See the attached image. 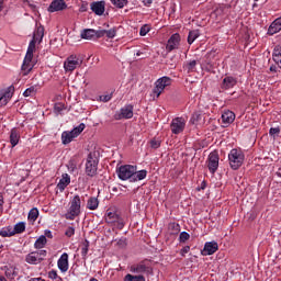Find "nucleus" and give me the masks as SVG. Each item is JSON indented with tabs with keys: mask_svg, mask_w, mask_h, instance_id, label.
<instances>
[{
	"mask_svg": "<svg viewBox=\"0 0 281 281\" xmlns=\"http://www.w3.org/2000/svg\"><path fill=\"white\" fill-rule=\"evenodd\" d=\"M130 271L136 276H150V273H153V261L145 259L137 263H133L130 267Z\"/></svg>",
	"mask_w": 281,
	"mask_h": 281,
	"instance_id": "1",
	"label": "nucleus"
},
{
	"mask_svg": "<svg viewBox=\"0 0 281 281\" xmlns=\"http://www.w3.org/2000/svg\"><path fill=\"white\" fill-rule=\"evenodd\" d=\"M171 85H172V78L170 77L164 76L157 79L155 81V87L151 91L153 100H157V98H159V95H161L164 91H166V89H168V87H170Z\"/></svg>",
	"mask_w": 281,
	"mask_h": 281,
	"instance_id": "2",
	"label": "nucleus"
},
{
	"mask_svg": "<svg viewBox=\"0 0 281 281\" xmlns=\"http://www.w3.org/2000/svg\"><path fill=\"white\" fill-rule=\"evenodd\" d=\"M228 164L232 170H238V168L245 164V153L243 149L233 148L228 153Z\"/></svg>",
	"mask_w": 281,
	"mask_h": 281,
	"instance_id": "3",
	"label": "nucleus"
},
{
	"mask_svg": "<svg viewBox=\"0 0 281 281\" xmlns=\"http://www.w3.org/2000/svg\"><path fill=\"white\" fill-rule=\"evenodd\" d=\"M82 207V201L80 200V195H75L70 201V206L65 217L67 221H74L79 214Z\"/></svg>",
	"mask_w": 281,
	"mask_h": 281,
	"instance_id": "4",
	"label": "nucleus"
},
{
	"mask_svg": "<svg viewBox=\"0 0 281 281\" xmlns=\"http://www.w3.org/2000/svg\"><path fill=\"white\" fill-rule=\"evenodd\" d=\"M85 123H80L77 127H74L71 131H65L61 133V143L67 146V144H71L82 131H85Z\"/></svg>",
	"mask_w": 281,
	"mask_h": 281,
	"instance_id": "5",
	"label": "nucleus"
},
{
	"mask_svg": "<svg viewBox=\"0 0 281 281\" xmlns=\"http://www.w3.org/2000/svg\"><path fill=\"white\" fill-rule=\"evenodd\" d=\"M186 124H188V117L177 116L170 122V131L172 135H181L186 131Z\"/></svg>",
	"mask_w": 281,
	"mask_h": 281,
	"instance_id": "6",
	"label": "nucleus"
},
{
	"mask_svg": "<svg viewBox=\"0 0 281 281\" xmlns=\"http://www.w3.org/2000/svg\"><path fill=\"white\" fill-rule=\"evenodd\" d=\"M135 170H137V166L133 165H123L120 169H116V173L121 181H130L133 182V175H135Z\"/></svg>",
	"mask_w": 281,
	"mask_h": 281,
	"instance_id": "7",
	"label": "nucleus"
},
{
	"mask_svg": "<svg viewBox=\"0 0 281 281\" xmlns=\"http://www.w3.org/2000/svg\"><path fill=\"white\" fill-rule=\"evenodd\" d=\"M86 173L88 177L98 175V158L93 154H89L86 162Z\"/></svg>",
	"mask_w": 281,
	"mask_h": 281,
	"instance_id": "8",
	"label": "nucleus"
},
{
	"mask_svg": "<svg viewBox=\"0 0 281 281\" xmlns=\"http://www.w3.org/2000/svg\"><path fill=\"white\" fill-rule=\"evenodd\" d=\"M32 58H34V46L31 44V46L27 47L26 55L22 65V71H24V76H27L30 70L34 67L32 65Z\"/></svg>",
	"mask_w": 281,
	"mask_h": 281,
	"instance_id": "9",
	"label": "nucleus"
},
{
	"mask_svg": "<svg viewBox=\"0 0 281 281\" xmlns=\"http://www.w3.org/2000/svg\"><path fill=\"white\" fill-rule=\"evenodd\" d=\"M80 65H82V60L76 55H70L64 63V69L65 71H74L75 69H78Z\"/></svg>",
	"mask_w": 281,
	"mask_h": 281,
	"instance_id": "10",
	"label": "nucleus"
},
{
	"mask_svg": "<svg viewBox=\"0 0 281 281\" xmlns=\"http://www.w3.org/2000/svg\"><path fill=\"white\" fill-rule=\"evenodd\" d=\"M133 117V105H124L119 112L115 113V120H131Z\"/></svg>",
	"mask_w": 281,
	"mask_h": 281,
	"instance_id": "11",
	"label": "nucleus"
},
{
	"mask_svg": "<svg viewBox=\"0 0 281 281\" xmlns=\"http://www.w3.org/2000/svg\"><path fill=\"white\" fill-rule=\"evenodd\" d=\"M43 36H45V29L43 26H38L33 33V38L29 44V47L33 45V52L36 49V43H41V41H43Z\"/></svg>",
	"mask_w": 281,
	"mask_h": 281,
	"instance_id": "12",
	"label": "nucleus"
},
{
	"mask_svg": "<svg viewBox=\"0 0 281 281\" xmlns=\"http://www.w3.org/2000/svg\"><path fill=\"white\" fill-rule=\"evenodd\" d=\"M218 153L216 151H212L209 155V164H207V168L210 170L211 175H214V172H216V170H218Z\"/></svg>",
	"mask_w": 281,
	"mask_h": 281,
	"instance_id": "13",
	"label": "nucleus"
},
{
	"mask_svg": "<svg viewBox=\"0 0 281 281\" xmlns=\"http://www.w3.org/2000/svg\"><path fill=\"white\" fill-rule=\"evenodd\" d=\"M218 251V243L216 241H206L204 248L201 251L202 256H213Z\"/></svg>",
	"mask_w": 281,
	"mask_h": 281,
	"instance_id": "14",
	"label": "nucleus"
},
{
	"mask_svg": "<svg viewBox=\"0 0 281 281\" xmlns=\"http://www.w3.org/2000/svg\"><path fill=\"white\" fill-rule=\"evenodd\" d=\"M57 267L61 273H67L69 271V255L67 252H64L58 261H57Z\"/></svg>",
	"mask_w": 281,
	"mask_h": 281,
	"instance_id": "15",
	"label": "nucleus"
},
{
	"mask_svg": "<svg viewBox=\"0 0 281 281\" xmlns=\"http://www.w3.org/2000/svg\"><path fill=\"white\" fill-rule=\"evenodd\" d=\"M63 10H67L65 0H53L48 7V12H63Z\"/></svg>",
	"mask_w": 281,
	"mask_h": 281,
	"instance_id": "16",
	"label": "nucleus"
},
{
	"mask_svg": "<svg viewBox=\"0 0 281 281\" xmlns=\"http://www.w3.org/2000/svg\"><path fill=\"white\" fill-rule=\"evenodd\" d=\"M105 222L109 223L110 225H113V223H119V227H124V223H122L120 215H117L115 211L106 212Z\"/></svg>",
	"mask_w": 281,
	"mask_h": 281,
	"instance_id": "17",
	"label": "nucleus"
},
{
	"mask_svg": "<svg viewBox=\"0 0 281 281\" xmlns=\"http://www.w3.org/2000/svg\"><path fill=\"white\" fill-rule=\"evenodd\" d=\"M106 8V2L104 1H95L90 4V9L97 16H102L104 14V10Z\"/></svg>",
	"mask_w": 281,
	"mask_h": 281,
	"instance_id": "18",
	"label": "nucleus"
},
{
	"mask_svg": "<svg viewBox=\"0 0 281 281\" xmlns=\"http://www.w3.org/2000/svg\"><path fill=\"white\" fill-rule=\"evenodd\" d=\"M234 120H236V114L233 111H224L222 114V123L223 127L227 128L229 124H233Z\"/></svg>",
	"mask_w": 281,
	"mask_h": 281,
	"instance_id": "19",
	"label": "nucleus"
},
{
	"mask_svg": "<svg viewBox=\"0 0 281 281\" xmlns=\"http://www.w3.org/2000/svg\"><path fill=\"white\" fill-rule=\"evenodd\" d=\"M179 43H181V35H179L178 33L171 35V37L168 40V43H167L168 52H172V49H177V47H179Z\"/></svg>",
	"mask_w": 281,
	"mask_h": 281,
	"instance_id": "20",
	"label": "nucleus"
},
{
	"mask_svg": "<svg viewBox=\"0 0 281 281\" xmlns=\"http://www.w3.org/2000/svg\"><path fill=\"white\" fill-rule=\"evenodd\" d=\"M12 95H14V87L10 86L0 97V106H5L10 100H12Z\"/></svg>",
	"mask_w": 281,
	"mask_h": 281,
	"instance_id": "21",
	"label": "nucleus"
},
{
	"mask_svg": "<svg viewBox=\"0 0 281 281\" xmlns=\"http://www.w3.org/2000/svg\"><path fill=\"white\" fill-rule=\"evenodd\" d=\"M278 32H281V16L276 19L268 29V34H270V36L278 34Z\"/></svg>",
	"mask_w": 281,
	"mask_h": 281,
	"instance_id": "22",
	"label": "nucleus"
},
{
	"mask_svg": "<svg viewBox=\"0 0 281 281\" xmlns=\"http://www.w3.org/2000/svg\"><path fill=\"white\" fill-rule=\"evenodd\" d=\"M238 83V80L234 77H225L222 82V89H234L236 85Z\"/></svg>",
	"mask_w": 281,
	"mask_h": 281,
	"instance_id": "23",
	"label": "nucleus"
},
{
	"mask_svg": "<svg viewBox=\"0 0 281 281\" xmlns=\"http://www.w3.org/2000/svg\"><path fill=\"white\" fill-rule=\"evenodd\" d=\"M95 34H98V32L93 29H85L83 31H81V38H83L85 41H93V38H95Z\"/></svg>",
	"mask_w": 281,
	"mask_h": 281,
	"instance_id": "24",
	"label": "nucleus"
},
{
	"mask_svg": "<svg viewBox=\"0 0 281 281\" xmlns=\"http://www.w3.org/2000/svg\"><path fill=\"white\" fill-rule=\"evenodd\" d=\"M70 183H71V177H69L67 173H64L57 184V188L58 190H60V192H63L65 188H67V186H69Z\"/></svg>",
	"mask_w": 281,
	"mask_h": 281,
	"instance_id": "25",
	"label": "nucleus"
},
{
	"mask_svg": "<svg viewBox=\"0 0 281 281\" xmlns=\"http://www.w3.org/2000/svg\"><path fill=\"white\" fill-rule=\"evenodd\" d=\"M19 139H21V134L19 133V130L12 128L10 134V144L12 145V148L19 144Z\"/></svg>",
	"mask_w": 281,
	"mask_h": 281,
	"instance_id": "26",
	"label": "nucleus"
},
{
	"mask_svg": "<svg viewBox=\"0 0 281 281\" xmlns=\"http://www.w3.org/2000/svg\"><path fill=\"white\" fill-rule=\"evenodd\" d=\"M147 175H148V171H146L144 169L139 170V171L135 170L134 175L132 177V183H135L137 181H144V179L147 177Z\"/></svg>",
	"mask_w": 281,
	"mask_h": 281,
	"instance_id": "27",
	"label": "nucleus"
},
{
	"mask_svg": "<svg viewBox=\"0 0 281 281\" xmlns=\"http://www.w3.org/2000/svg\"><path fill=\"white\" fill-rule=\"evenodd\" d=\"M100 206V200H98V198L95 196H91L88 199L87 201V209L88 210H98V207Z\"/></svg>",
	"mask_w": 281,
	"mask_h": 281,
	"instance_id": "28",
	"label": "nucleus"
},
{
	"mask_svg": "<svg viewBox=\"0 0 281 281\" xmlns=\"http://www.w3.org/2000/svg\"><path fill=\"white\" fill-rule=\"evenodd\" d=\"M25 260L29 265H40L41 262V258L38 257V254H36V251L29 254Z\"/></svg>",
	"mask_w": 281,
	"mask_h": 281,
	"instance_id": "29",
	"label": "nucleus"
},
{
	"mask_svg": "<svg viewBox=\"0 0 281 281\" xmlns=\"http://www.w3.org/2000/svg\"><path fill=\"white\" fill-rule=\"evenodd\" d=\"M183 69L188 74H194V71H196V60L187 61L183 66Z\"/></svg>",
	"mask_w": 281,
	"mask_h": 281,
	"instance_id": "30",
	"label": "nucleus"
},
{
	"mask_svg": "<svg viewBox=\"0 0 281 281\" xmlns=\"http://www.w3.org/2000/svg\"><path fill=\"white\" fill-rule=\"evenodd\" d=\"M0 236H2V238H10L11 236H14L13 227L12 226L3 227L0 231Z\"/></svg>",
	"mask_w": 281,
	"mask_h": 281,
	"instance_id": "31",
	"label": "nucleus"
},
{
	"mask_svg": "<svg viewBox=\"0 0 281 281\" xmlns=\"http://www.w3.org/2000/svg\"><path fill=\"white\" fill-rule=\"evenodd\" d=\"M47 245V238L45 237V235H41L34 244L35 249H43V247H45Z\"/></svg>",
	"mask_w": 281,
	"mask_h": 281,
	"instance_id": "32",
	"label": "nucleus"
},
{
	"mask_svg": "<svg viewBox=\"0 0 281 281\" xmlns=\"http://www.w3.org/2000/svg\"><path fill=\"white\" fill-rule=\"evenodd\" d=\"M124 281H146V277L142 276V274H126L124 277Z\"/></svg>",
	"mask_w": 281,
	"mask_h": 281,
	"instance_id": "33",
	"label": "nucleus"
},
{
	"mask_svg": "<svg viewBox=\"0 0 281 281\" xmlns=\"http://www.w3.org/2000/svg\"><path fill=\"white\" fill-rule=\"evenodd\" d=\"M5 276L10 280H14V278H16V276H19V270L14 267H9L5 269Z\"/></svg>",
	"mask_w": 281,
	"mask_h": 281,
	"instance_id": "34",
	"label": "nucleus"
},
{
	"mask_svg": "<svg viewBox=\"0 0 281 281\" xmlns=\"http://www.w3.org/2000/svg\"><path fill=\"white\" fill-rule=\"evenodd\" d=\"M200 35H201V33H199V30L190 31L189 35H188L189 45H192V43H194L196 41V38H199Z\"/></svg>",
	"mask_w": 281,
	"mask_h": 281,
	"instance_id": "35",
	"label": "nucleus"
},
{
	"mask_svg": "<svg viewBox=\"0 0 281 281\" xmlns=\"http://www.w3.org/2000/svg\"><path fill=\"white\" fill-rule=\"evenodd\" d=\"M38 218V209L33 207L30 212H29V221L30 223H36V220Z\"/></svg>",
	"mask_w": 281,
	"mask_h": 281,
	"instance_id": "36",
	"label": "nucleus"
},
{
	"mask_svg": "<svg viewBox=\"0 0 281 281\" xmlns=\"http://www.w3.org/2000/svg\"><path fill=\"white\" fill-rule=\"evenodd\" d=\"M25 232V222H19L13 227V234H23Z\"/></svg>",
	"mask_w": 281,
	"mask_h": 281,
	"instance_id": "37",
	"label": "nucleus"
},
{
	"mask_svg": "<svg viewBox=\"0 0 281 281\" xmlns=\"http://www.w3.org/2000/svg\"><path fill=\"white\" fill-rule=\"evenodd\" d=\"M89 254V240H85L81 245V256L82 258H87V255Z\"/></svg>",
	"mask_w": 281,
	"mask_h": 281,
	"instance_id": "38",
	"label": "nucleus"
},
{
	"mask_svg": "<svg viewBox=\"0 0 281 281\" xmlns=\"http://www.w3.org/2000/svg\"><path fill=\"white\" fill-rule=\"evenodd\" d=\"M24 98H30L32 95H36V86H32L30 88H27L24 92H23Z\"/></svg>",
	"mask_w": 281,
	"mask_h": 281,
	"instance_id": "39",
	"label": "nucleus"
},
{
	"mask_svg": "<svg viewBox=\"0 0 281 281\" xmlns=\"http://www.w3.org/2000/svg\"><path fill=\"white\" fill-rule=\"evenodd\" d=\"M272 56H273L274 63L280 61V58H281V47L280 46L274 47Z\"/></svg>",
	"mask_w": 281,
	"mask_h": 281,
	"instance_id": "40",
	"label": "nucleus"
},
{
	"mask_svg": "<svg viewBox=\"0 0 281 281\" xmlns=\"http://www.w3.org/2000/svg\"><path fill=\"white\" fill-rule=\"evenodd\" d=\"M111 3L115 5V8H124V5H127L128 0H111Z\"/></svg>",
	"mask_w": 281,
	"mask_h": 281,
	"instance_id": "41",
	"label": "nucleus"
},
{
	"mask_svg": "<svg viewBox=\"0 0 281 281\" xmlns=\"http://www.w3.org/2000/svg\"><path fill=\"white\" fill-rule=\"evenodd\" d=\"M199 122H201V113L195 112V113H193V115L191 116L190 123H191V124H199Z\"/></svg>",
	"mask_w": 281,
	"mask_h": 281,
	"instance_id": "42",
	"label": "nucleus"
},
{
	"mask_svg": "<svg viewBox=\"0 0 281 281\" xmlns=\"http://www.w3.org/2000/svg\"><path fill=\"white\" fill-rule=\"evenodd\" d=\"M148 32H150V25L148 24H144L140 30H139V35L140 36H146V34H148Z\"/></svg>",
	"mask_w": 281,
	"mask_h": 281,
	"instance_id": "43",
	"label": "nucleus"
},
{
	"mask_svg": "<svg viewBox=\"0 0 281 281\" xmlns=\"http://www.w3.org/2000/svg\"><path fill=\"white\" fill-rule=\"evenodd\" d=\"M161 146V139L159 138H154L150 140V147L154 149H157Z\"/></svg>",
	"mask_w": 281,
	"mask_h": 281,
	"instance_id": "44",
	"label": "nucleus"
},
{
	"mask_svg": "<svg viewBox=\"0 0 281 281\" xmlns=\"http://www.w3.org/2000/svg\"><path fill=\"white\" fill-rule=\"evenodd\" d=\"M67 168L69 172H76V170H78V166L76 165L75 160H70L67 165Z\"/></svg>",
	"mask_w": 281,
	"mask_h": 281,
	"instance_id": "45",
	"label": "nucleus"
},
{
	"mask_svg": "<svg viewBox=\"0 0 281 281\" xmlns=\"http://www.w3.org/2000/svg\"><path fill=\"white\" fill-rule=\"evenodd\" d=\"M117 31L115 29L105 30V36L108 38H115Z\"/></svg>",
	"mask_w": 281,
	"mask_h": 281,
	"instance_id": "46",
	"label": "nucleus"
},
{
	"mask_svg": "<svg viewBox=\"0 0 281 281\" xmlns=\"http://www.w3.org/2000/svg\"><path fill=\"white\" fill-rule=\"evenodd\" d=\"M269 135L276 139V136L280 135V127H271L269 130Z\"/></svg>",
	"mask_w": 281,
	"mask_h": 281,
	"instance_id": "47",
	"label": "nucleus"
},
{
	"mask_svg": "<svg viewBox=\"0 0 281 281\" xmlns=\"http://www.w3.org/2000/svg\"><path fill=\"white\" fill-rule=\"evenodd\" d=\"M74 234H76V228L74 226H68L65 232V236H67L68 238H71Z\"/></svg>",
	"mask_w": 281,
	"mask_h": 281,
	"instance_id": "48",
	"label": "nucleus"
},
{
	"mask_svg": "<svg viewBox=\"0 0 281 281\" xmlns=\"http://www.w3.org/2000/svg\"><path fill=\"white\" fill-rule=\"evenodd\" d=\"M179 240L180 243H186V240H190V234H188V232L180 233Z\"/></svg>",
	"mask_w": 281,
	"mask_h": 281,
	"instance_id": "49",
	"label": "nucleus"
},
{
	"mask_svg": "<svg viewBox=\"0 0 281 281\" xmlns=\"http://www.w3.org/2000/svg\"><path fill=\"white\" fill-rule=\"evenodd\" d=\"M111 98H113V95L111 93H108L100 95L99 100L100 102H110Z\"/></svg>",
	"mask_w": 281,
	"mask_h": 281,
	"instance_id": "50",
	"label": "nucleus"
},
{
	"mask_svg": "<svg viewBox=\"0 0 281 281\" xmlns=\"http://www.w3.org/2000/svg\"><path fill=\"white\" fill-rule=\"evenodd\" d=\"M38 255L40 261L43 262L45 260V256H47V250L35 251Z\"/></svg>",
	"mask_w": 281,
	"mask_h": 281,
	"instance_id": "51",
	"label": "nucleus"
},
{
	"mask_svg": "<svg viewBox=\"0 0 281 281\" xmlns=\"http://www.w3.org/2000/svg\"><path fill=\"white\" fill-rule=\"evenodd\" d=\"M48 278H50V280H56L58 278V272H56V270L49 271Z\"/></svg>",
	"mask_w": 281,
	"mask_h": 281,
	"instance_id": "52",
	"label": "nucleus"
},
{
	"mask_svg": "<svg viewBox=\"0 0 281 281\" xmlns=\"http://www.w3.org/2000/svg\"><path fill=\"white\" fill-rule=\"evenodd\" d=\"M190 252V246H184L181 250H180V255L182 257H186V254Z\"/></svg>",
	"mask_w": 281,
	"mask_h": 281,
	"instance_id": "53",
	"label": "nucleus"
},
{
	"mask_svg": "<svg viewBox=\"0 0 281 281\" xmlns=\"http://www.w3.org/2000/svg\"><path fill=\"white\" fill-rule=\"evenodd\" d=\"M65 109V105L57 103L55 104V113H60Z\"/></svg>",
	"mask_w": 281,
	"mask_h": 281,
	"instance_id": "54",
	"label": "nucleus"
},
{
	"mask_svg": "<svg viewBox=\"0 0 281 281\" xmlns=\"http://www.w3.org/2000/svg\"><path fill=\"white\" fill-rule=\"evenodd\" d=\"M95 32H97L95 36H98V38H100V37L106 35V30L95 31Z\"/></svg>",
	"mask_w": 281,
	"mask_h": 281,
	"instance_id": "55",
	"label": "nucleus"
},
{
	"mask_svg": "<svg viewBox=\"0 0 281 281\" xmlns=\"http://www.w3.org/2000/svg\"><path fill=\"white\" fill-rule=\"evenodd\" d=\"M44 236H45V238H54V236L52 235V231H49V229H46L44 232Z\"/></svg>",
	"mask_w": 281,
	"mask_h": 281,
	"instance_id": "56",
	"label": "nucleus"
},
{
	"mask_svg": "<svg viewBox=\"0 0 281 281\" xmlns=\"http://www.w3.org/2000/svg\"><path fill=\"white\" fill-rule=\"evenodd\" d=\"M3 212V195L0 193V213Z\"/></svg>",
	"mask_w": 281,
	"mask_h": 281,
	"instance_id": "57",
	"label": "nucleus"
},
{
	"mask_svg": "<svg viewBox=\"0 0 281 281\" xmlns=\"http://www.w3.org/2000/svg\"><path fill=\"white\" fill-rule=\"evenodd\" d=\"M79 10H80V12H87V7L81 5Z\"/></svg>",
	"mask_w": 281,
	"mask_h": 281,
	"instance_id": "58",
	"label": "nucleus"
},
{
	"mask_svg": "<svg viewBox=\"0 0 281 281\" xmlns=\"http://www.w3.org/2000/svg\"><path fill=\"white\" fill-rule=\"evenodd\" d=\"M30 281H45V280L42 279V278H33V279H31Z\"/></svg>",
	"mask_w": 281,
	"mask_h": 281,
	"instance_id": "59",
	"label": "nucleus"
},
{
	"mask_svg": "<svg viewBox=\"0 0 281 281\" xmlns=\"http://www.w3.org/2000/svg\"><path fill=\"white\" fill-rule=\"evenodd\" d=\"M270 71L277 72V71H278V68H277L276 66H271V67H270Z\"/></svg>",
	"mask_w": 281,
	"mask_h": 281,
	"instance_id": "60",
	"label": "nucleus"
},
{
	"mask_svg": "<svg viewBox=\"0 0 281 281\" xmlns=\"http://www.w3.org/2000/svg\"><path fill=\"white\" fill-rule=\"evenodd\" d=\"M3 10V2H0V12Z\"/></svg>",
	"mask_w": 281,
	"mask_h": 281,
	"instance_id": "61",
	"label": "nucleus"
},
{
	"mask_svg": "<svg viewBox=\"0 0 281 281\" xmlns=\"http://www.w3.org/2000/svg\"><path fill=\"white\" fill-rule=\"evenodd\" d=\"M55 281H63V278L57 277V278L55 279Z\"/></svg>",
	"mask_w": 281,
	"mask_h": 281,
	"instance_id": "62",
	"label": "nucleus"
},
{
	"mask_svg": "<svg viewBox=\"0 0 281 281\" xmlns=\"http://www.w3.org/2000/svg\"><path fill=\"white\" fill-rule=\"evenodd\" d=\"M0 281H8V280H5V278L3 277H0Z\"/></svg>",
	"mask_w": 281,
	"mask_h": 281,
	"instance_id": "63",
	"label": "nucleus"
},
{
	"mask_svg": "<svg viewBox=\"0 0 281 281\" xmlns=\"http://www.w3.org/2000/svg\"><path fill=\"white\" fill-rule=\"evenodd\" d=\"M255 1H259V0H255Z\"/></svg>",
	"mask_w": 281,
	"mask_h": 281,
	"instance_id": "64",
	"label": "nucleus"
}]
</instances>
